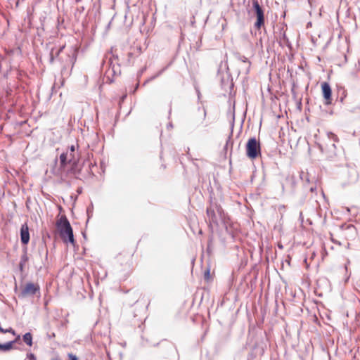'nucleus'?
Wrapping results in <instances>:
<instances>
[{
	"label": "nucleus",
	"instance_id": "nucleus-1",
	"mask_svg": "<svg viewBox=\"0 0 360 360\" xmlns=\"http://www.w3.org/2000/svg\"><path fill=\"white\" fill-rule=\"evenodd\" d=\"M56 226L59 232V235L64 243H70L75 245V241L74 239L73 231L71 225L66 218L63 216L56 221Z\"/></svg>",
	"mask_w": 360,
	"mask_h": 360
},
{
	"label": "nucleus",
	"instance_id": "nucleus-2",
	"mask_svg": "<svg viewBox=\"0 0 360 360\" xmlns=\"http://www.w3.org/2000/svg\"><path fill=\"white\" fill-rule=\"evenodd\" d=\"M357 235V230L352 224H344L338 231V236L342 241H353Z\"/></svg>",
	"mask_w": 360,
	"mask_h": 360
},
{
	"label": "nucleus",
	"instance_id": "nucleus-3",
	"mask_svg": "<svg viewBox=\"0 0 360 360\" xmlns=\"http://www.w3.org/2000/svg\"><path fill=\"white\" fill-rule=\"evenodd\" d=\"M246 155L251 160L261 156V146L259 141L255 137L250 138L245 147Z\"/></svg>",
	"mask_w": 360,
	"mask_h": 360
},
{
	"label": "nucleus",
	"instance_id": "nucleus-4",
	"mask_svg": "<svg viewBox=\"0 0 360 360\" xmlns=\"http://www.w3.org/2000/svg\"><path fill=\"white\" fill-rule=\"evenodd\" d=\"M253 7L256 12L257 15V21L255 23V27L259 30L262 26L264 25V11L261 6L259 4V2L257 0H253L252 1Z\"/></svg>",
	"mask_w": 360,
	"mask_h": 360
},
{
	"label": "nucleus",
	"instance_id": "nucleus-5",
	"mask_svg": "<svg viewBox=\"0 0 360 360\" xmlns=\"http://www.w3.org/2000/svg\"><path fill=\"white\" fill-rule=\"evenodd\" d=\"M40 287L38 283H34L32 282L27 283L21 290V294L22 296L32 295L36 294V292H39Z\"/></svg>",
	"mask_w": 360,
	"mask_h": 360
},
{
	"label": "nucleus",
	"instance_id": "nucleus-6",
	"mask_svg": "<svg viewBox=\"0 0 360 360\" xmlns=\"http://www.w3.org/2000/svg\"><path fill=\"white\" fill-rule=\"evenodd\" d=\"M321 90L324 98V103L326 105H330L332 103V90L328 82H323L321 84Z\"/></svg>",
	"mask_w": 360,
	"mask_h": 360
},
{
	"label": "nucleus",
	"instance_id": "nucleus-7",
	"mask_svg": "<svg viewBox=\"0 0 360 360\" xmlns=\"http://www.w3.org/2000/svg\"><path fill=\"white\" fill-rule=\"evenodd\" d=\"M20 239L22 243L27 245L30 240L29 228L27 224L22 225L20 229Z\"/></svg>",
	"mask_w": 360,
	"mask_h": 360
},
{
	"label": "nucleus",
	"instance_id": "nucleus-8",
	"mask_svg": "<svg viewBox=\"0 0 360 360\" xmlns=\"http://www.w3.org/2000/svg\"><path fill=\"white\" fill-rule=\"evenodd\" d=\"M207 214L210 224H217L218 220L214 210L212 207H210L207 209Z\"/></svg>",
	"mask_w": 360,
	"mask_h": 360
},
{
	"label": "nucleus",
	"instance_id": "nucleus-9",
	"mask_svg": "<svg viewBox=\"0 0 360 360\" xmlns=\"http://www.w3.org/2000/svg\"><path fill=\"white\" fill-rule=\"evenodd\" d=\"M60 167L65 168L68 162V152L63 153L60 155Z\"/></svg>",
	"mask_w": 360,
	"mask_h": 360
},
{
	"label": "nucleus",
	"instance_id": "nucleus-10",
	"mask_svg": "<svg viewBox=\"0 0 360 360\" xmlns=\"http://www.w3.org/2000/svg\"><path fill=\"white\" fill-rule=\"evenodd\" d=\"M78 160L79 158L75 155V153H68V162L71 164L72 167L77 165Z\"/></svg>",
	"mask_w": 360,
	"mask_h": 360
},
{
	"label": "nucleus",
	"instance_id": "nucleus-11",
	"mask_svg": "<svg viewBox=\"0 0 360 360\" xmlns=\"http://www.w3.org/2000/svg\"><path fill=\"white\" fill-rule=\"evenodd\" d=\"M16 342V340L10 341L6 344L0 343V350L8 351L13 348V345Z\"/></svg>",
	"mask_w": 360,
	"mask_h": 360
},
{
	"label": "nucleus",
	"instance_id": "nucleus-12",
	"mask_svg": "<svg viewBox=\"0 0 360 360\" xmlns=\"http://www.w3.org/2000/svg\"><path fill=\"white\" fill-rule=\"evenodd\" d=\"M28 261V257L27 255V253L25 252L22 257H21V259H20V264H19V266H20V269L21 271H23V268H24V266L25 265V264Z\"/></svg>",
	"mask_w": 360,
	"mask_h": 360
},
{
	"label": "nucleus",
	"instance_id": "nucleus-13",
	"mask_svg": "<svg viewBox=\"0 0 360 360\" xmlns=\"http://www.w3.org/2000/svg\"><path fill=\"white\" fill-rule=\"evenodd\" d=\"M23 341L29 346L32 345V335L30 333H27L23 335Z\"/></svg>",
	"mask_w": 360,
	"mask_h": 360
},
{
	"label": "nucleus",
	"instance_id": "nucleus-14",
	"mask_svg": "<svg viewBox=\"0 0 360 360\" xmlns=\"http://www.w3.org/2000/svg\"><path fill=\"white\" fill-rule=\"evenodd\" d=\"M205 280L209 282L211 280V275L210 269H207L204 274Z\"/></svg>",
	"mask_w": 360,
	"mask_h": 360
},
{
	"label": "nucleus",
	"instance_id": "nucleus-15",
	"mask_svg": "<svg viewBox=\"0 0 360 360\" xmlns=\"http://www.w3.org/2000/svg\"><path fill=\"white\" fill-rule=\"evenodd\" d=\"M0 333H11L13 335H15V331L13 330L12 328H9L8 329H6V330H4L1 326H0Z\"/></svg>",
	"mask_w": 360,
	"mask_h": 360
},
{
	"label": "nucleus",
	"instance_id": "nucleus-16",
	"mask_svg": "<svg viewBox=\"0 0 360 360\" xmlns=\"http://www.w3.org/2000/svg\"><path fill=\"white\" fill-rule=\"evenodd\" d=\"M27 358L28 360H37L35 355L32 353H28L27 354Z\"/></svg>",
	"mask_w": 360,
	"mask_h": 360
},
{
	"label": "nucleus",
	"instance_id": "nucleus-17",
	"mask_svg": "<svg viewBox=\"0 0 360 360\" xmlns=\"http://www.w3.org/2000/svg\"><path fill=\"white\" fill-rule=\"evenodd\" d=\"M328 136L329 138L333 139L335 141H338V136L335 134H334L333 133H329L328 134Z\"/></svg>",
	"mask_w": 360,
	"mask_h": 360
},
{
	"label": "nucleus",
	"instance_id": "nucleus-18",
	"mask_svg": "<svg viewBox=\"0 0 360 360\" xmlns=\"http://www.w3.org/2000/svg\"><path fill=\"white\" fill-rule=\"evenodd\" d=\"M68 357H69V360H78L77 357L72 354H69Z\"/></svg>",
	"mask_w": 360,
	"mask_h": 360
},
{
	"label": "nucleus",
	"instance_id": "nucleus-19",
	"mask_svg": "<svg viewBox=\"0 0 360 360\" xmlns=\"http://www.w3.org/2000/svg\"><path fill=\"white\" fill-rule=\"evenodd\" d=\"M70 153H75V146H71L70 148Z\"/></svg>",
	"mask_w": 360,
	"mask_h": 360
},
{
	"label": "nucleus",
	"instance_id": "nucleus-20",
	"mask_svg": "<svg viewBox=\"0 0 360 360\" xmlns=\"http://www.w3.org/2000/svg\"><path fill=\"white\" fill-rule=\"evenodd\" d=\"M217 211L219 214H221L222 212V208L220 207V206H217Z\"/></svg>",
	"mask_w": 360,
	"mask_h": 360
},
{
	"label": "nucleus",
	"instance_id": "nucleus-21",
	"mask_svg": "<svg viewBox=\"0 0 360 360\" xmlns=\"http://www.w3.org/2000/svg\"><path fill=\"white\" fill-rule=\"evenodd\" d=\"M19 339H20V335H18L15 340H16V342L18 341Z\"/></svg>",
	"mask_w": 360,
	"mask_h": 360
},
{
	"label": "nucleus",
	"instance_id": "nucleus-22",
	"mask_svg": "<svg viewBox=\"0 0 360 360\" xmlns=\"http://www.w3.org/2000/svg\"><path fill=\"white\" fill-rule=\"evenodd\" d=\"M63 49H64V46H62L60 50H59V52L63 50Z\"/></svg>",
	"mask_w": 360,
	"mask_h": 360
},
{
	"label": "nucleus",
	"instance_id": "nucleus-23",
	"mask_svg": "<svg viewBox=\"0 0 360 360\" xmlns=\"http://www.w3.org/2000/svg\"><path fill=\"white\" fill-rule=\"evenodd\" d=\"M310 191H311V192H314V188H310Z\"/></svg>",
	"mask_w": 360,
	"mask_h": 360
}]
</instances>
